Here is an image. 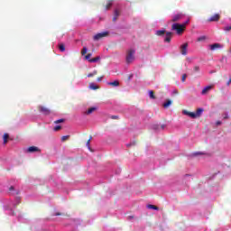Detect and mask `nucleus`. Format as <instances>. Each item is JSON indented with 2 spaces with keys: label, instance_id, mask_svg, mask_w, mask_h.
Masks as SVG:
<instances>
[{
  "label": "nucleus",
  "instance_id": "f257e3e1",
  "mask_svg": "<svg viewBox=\"0 0 231 231\" xmlns=\"http://www.w3.org/2000/svg\"><path fill=\"white\" fill-rule=\"evenodd\" d=\"M190 23V20L188 19L184 23H173L171 26V30L177 32L178 35H181L183 33V29Z\"/></svg>",
  "mask_w": 231,
  "mask_h": 231
},
{
  "label": "nucleus",
  "instance_id": "f03ea898",
  "mask_svg": "<svg viewBox=\"0 0 231 231\" xmlns=\"http://www.w3.org/2000/svg\"><path fill=\"white\" fill-rule=\"evenodd\" d=\"M135 53H136V51H134V49H130L127 51L126 57H125L126 64H131V63L134 62V54Z\"/></svg>",
  "mask_w": 231,
  "mask_h": 231
},
{
  "label": "nucleus",
  "instance_id": "7ed1b4c3",
  "mask_svg": "<svg viewBox=\"0 0 231 231\" xmlns=\"http://www.w3.org/2000/svg\"><path fill=\"white\" fill-rule=\"evenodd\" d=\"M108 36H109V32L106 31V32H102L95 34L93 37V40L100 41V40L104 39V37H108Z\"/></svg>",
  "mask_w": 231,
  "mask_h": 231
},
{
  "label": "nucleus",
  "instance_id": "20e7f679",
  "mask_svg": "<svg viewBox=\"0 0 231 231\" xmlns=\"http://www.w3.org/2000/svg\"><path fill=\"white\" fill-rule=\"evenodd\" d=\"M38 110L40 111V113H42V115H51V110H50V108L42 106H39Z\"/></svg>",
  "mask_w": 231,
  "mask_h": 231
},
{
  "label": "nucleus",
  "instance_id": "39448f33",
  "mask_svg": "<svg viewBox=\"0 0 231 231\" xmlns=\"http://www.w3.org/2000/svg\"><path fill=\"white\" fill-rule=\"evenodd\" d=\"M100 60V56H97L96 58H91V53L88 54V62L95 63Z\"/></svg>",
  "mask_w": 231,
  "mask_h": 231
},
{
  "label": "nucleus",
  "instance_id": "423d86ee",
  "mask_svg": "<svg viewBox=\"0 0 231 231\" xmlns=\"http://www.w3.org/2000/svg\"><path fill=\"white\" fill-rule=\"evenodd\" d=\"M187 48H189V43H184L180 45V50L181 55H187Z\"/></svg>",
  "mask_w": 231,
  "mask_h": 231
},
{
  "label": "nucleus",
  "instance_id": "0eeeda50",
  "mask_svg": "<svg viewBox=\"0 0 231 231\" xmlns=\"http://www.w3.org/2000/svg\"><path fill=\"white\" fill-rule=\"evenodd\" d=\"M221 48H223V45H221L220 43H214L209 45V49L211 50V51H215V50H220Z\"/></svg>",
  "mask_w": 231,
  "mask_h": 231
},
{
  "label": "nucleus",
  "instance_id": "6e6552de",
  "mask_svg": "<svg viewBox=\"0 0 231 231\" xmlns=\"http://www.w3.org/2000/svg\"><path fill=\"white\" fill-rule=\"evenodd\" d=\"M182 115H186V116H189V118H196V112H189L187 110H183Z\"/></svg>",
  "mask_w": 231,
  "mask_h": 231
},
{
  "label": "nucleus",
  "instance_id": "1a4fd4ad",
  "mask_svg": "<svg viewBox=\"0 0 231 231\" xmlns=\"http://www.w3.org/2000/svg\"><path fill=\"white\" fill-rule=\"evenodd\" d=\"M120 14H121L120 9H118V8L115 9V11H114V17H113L114 23L116 22L118 17H120Z\"/></svg>",
  "mask_w": 231,
  "mask_h": 231
},
{
  "label": "nucleus",
  "instance_id": "9d476101",
  "mask_svg": "<svg viewBox=\"0 0 231 231\" xmlns=\"http://www.w3.org/2000/svg\"><path fill=\"white\" fill-rule=\"evenodd\" d=\"M219 14H214L213 16H211L209 19H208V21L210 22V23H216V22H217V21H219Z\"/></svg>",
  "mask_w": 231,
  "mask_h": 231
},
{
  "label": "nucleus",
  "instance_id": "9b49d317",
  "mask_svg": "<svg viewBox=\"0 0 231 231\" xmlns=\"http://www.w3.org/2000/svg\"><path fill=\"white\" fill-rule=\"evenodd\" d=\"M81 55L84 57V60H88V47H83Z\"/></svg>",
  "mask_w": 231,
  "mask_h": 231
},
{
  "label": "nucleus",
  "instance_id": "f8f14e48",
  "mask_svg": "<svg viewBox=\"0 0 231 231\" xmlns=\"http://www.w3.org/2000/svg\"><path fill=\"white\" fill-rule=\"evenodd\" d=\"M182 17H183V14H175L172 17L171 21H172V23H178V21H180V19H181Z\"/></svg>",
  "mask_w": 231,
  "mask_h": 231
},
{
  "label": "nucleus",
  "instance_id": "ddd939ff",
  "mask_svg": "<svg viewBox=\"0 0 231 231\" xmlns=\"http://www.w3.org/2000/svg\"><path fill=\"white\" fill-rule=\"evenodd\" d=\"M39 147L37 146H31L27 149V152H38Z\"/></svg>",
  "mask_w": 231,
  "mask_h": 231
},
{
  "label": "nucleus",
  "instance_id": "4468645a",
  "mask_svg": "<svg viewBox=\"0 0 231 231\" xmlns=\"http://www.w3.org/2000/svg\"><path fill=\"white\" fill-rule=\"evenodd\" d=\"M172 38V32H166V36L164 38V42H171V39Z\"/></svg>",
  "mask_w": 231,
  "mask_h": 231
},
{
  "label": "nucleus",
  "instance_id": "2eb2a0df",
  "mask_svg": "<svg viewBox=\"0 0 231 231\" xmlns=\"http://www.w3.org/2000/svg\"><path fill=\"white\" fill-rule=\"evenodd\" d=\"M210 89H212V86H207L205 87L202 91H201V95H207V93H208V91H210Z\"/></svg>",
  "mask_w": 231,
  "mask_h": 231
},
{
  "label": "nucleus",
  "instance_id": "dca6fc26",
  "mask_svg": "<svg viewBox=\"0 0 231 231\" xmlns=\"http://www.w3.org/2000/svg\"><path fill=\"white\" fill-rule=\"evenodd\" d=\"M108 86H113V88H118V86H120V82H118V80H115L112 82H108L107 83Z\"/></svg>",
  "mask_w": 231,
  "mask_h": 231
},
{
  "label": "nucleus",
  "instance_id": "f3484780",
  "mask_svg": "<svg viewBox=\"0 0 231 231\" xmlns=\"http://www.w3.org/2000/svg\"><path fill=\"white\" fill-rule=\"evenodd\" d=\"M203 108H199L197 112H195L196 118H199V116H201V115L203 114Z\"/></svg>",
  "mask_w": 231,
  "mask_h": 231
},
{
  "label": "nucleus",
  "instance_id": "a211bd4d",
  "mask_svg": "<svg viewBox=\"0 0 231 231\" xmlns=\"http://www.w3.org/2000/svg\"><path fill=\"white\" fill-rule=\"evenodd\" d=\"M88 88H89V89H92L93 91H96V89L99 88V87L95 83H90Z\"/></svg>",
  "mask_w": 231,
  "mask_h": 231
},
{
  "label": "nucleus",
  "instance_id": "6ab92c4d",
  "mask_svg": "<svg viewBox=\"0 0 231 231\" xmlns=\"http://www.w3.org/2000/svg\"><path fill=\"white\" fill-rule=\"evenodd\" d=\"M172 105V101L171 99H167L166 102L163 104V107L167 109L170 106Z\"/></svg>",
  "mask_w": 231,
  "mask_h": 231
},
{
  "label": "nucleus",
  "instance_id": "aec40b11",
  "mask_svg": "<svg viewBox=\"0 0 231 231\" xmlns=\"http://www.w3.org/2000/svg\"><path fill=\"white\" fill-rule=\"evenodd\" d=\"M155 35H158L159 37L165 35V30L156 31Z\"/></svg>",
  "mask_w": 231,
  "mask_h": 231
},
{
  "label": "nucleus",
  "instance_id": "412c9836",
  "mask_svg": "<svg viewBox=\"0 0 231 231\" xmlns=\"http://www.w3.org/2000/svg\"><path fill=\"white\" fill-rule=\"evenodd\" d=\"M60 51H66V45H64V43H60L58 46Z\"/></svg>",
  "mask_w": 231,
  "mask_h": 231
},
{
  "label": "nucleus",
  "instance_id": "4be33fe9",
  "mask_svg": "<svg viewBox=\"0 0 231 231\" xmlns=\"http://www.w3.org/2000/svg\"><path fill=\"white\" fill-rule=\"evenodd\" d=\"M98 107L97 106H91L90 108L88 109V115H91V113H94V111H97Z\"/></svg>",
  "mask_w": 231,
  "mask_h": 231
},
{
  "label": "nucleus",
  "instance_id": "5701e85b",
  "mask_svg": "<svg viewBox=\"0 0 231 231\" xmlns=\"http://www.w3.org/2000/svg\"><path fill=\"white\" fill-rule=\"evenodd\" d=\"M147 208H150V209H152V210H160V208H158V207H156V206H154V205H152V204H149V205L147 206Z\"/></svg>",
  "mask_w": 231,
  "mask_h": 231
},
{
  "label": "nucleus",
  "instance_id": "b1692460",
  "mask_svg": "<svg viewBox=\"0 0 231 231\" xmlns=\"http://www.w3.org/2000/svg\"><path fill=\"white\" fill-rule=\"evenodd\" d=\"M10 138V135L8 134H4V143H8V139Z\"/></svg>",
  "mask_w": 231,
  "mask_h": 231
},
{
  "label": "nucleus",
  "instance_id": "393cba45",
  "mask_svg": "<svg viewBox=\"0 0 231 231\" xmlns=\"http://www.w3.org/2000/svg\"><path fill=\"white\" fill-rule=\"evenodd\" d=\"M113 6V1H108L107 4L106 5V10H109Z\"/></svg>",
  "mask_w": 231,
  "mask_h": 231
},
{
  "label": "nucleus",
  "instance_id": "a878e982",
  "mask_svg": "<svg viewBox=\"0 0 231 231\" xmlns=\"http://www.w3.org/2000/svg\"><path fill=\"white\" fill-rule=\"evenodd\" d=\"M149 97L150 98H152V100H154L156 98V96H154V92L152 90L149 91Z\"/></svg>",
  "mask_w": 231,
  "mask_h": 231
},
{
  "label": "nucleus",
  "instance_id": "bb28decb",
  "mask_svg": "<svg viewBox=\"0 0 231 231\" xmlns=\"http://www.w3.org/2000/svg\"><path fill=\"white\" fill-rule=\"evenodd\" d=\"M67 140H69V135H63L61 137V142H67Z\"/></svg>",
  "mask_w": 231,
  "mask_h": 231
},
{
  "label": "nucleus",
  "instance_id": "cd10ccee",
  "mask_svg": "<svg viewBox=\"0 0 231 231\" xmlns=\"http://www.w3.org/2000/svg\"><path fill=\"white\" fill-rule=\"evenodd\" d=\"M89 143H91V137L88 140V151H90V152H93V149L91 147H89Z\"/></svg>",
  "mask_w": 231,
  "mask_h": 231
},
{
  "label": "nucleus",
  "instance_id": "c85d7f7f",
  "mask_svg": "<svg viewBox=\"0 0 231 231\" xmlns=\"http://www.w3.org/2000/svg\"><path fill=\"white\" fill-rule=\"evenodd\" d=\"M62 129V126L60 125H56L54 128H53V131L57 132V131H60Z\"/></svg>",
  "mask_w": 231,
  "mask_h": 231
},
{
  "label": "nucleus",
  "instance_id": "c756f323",
  "mask_svg": "<svg viewBox=\"0 0 231 231\" xmlns=\"http://www.w3.org/2000/svg\"><path fill=\"white\" fill-rule=\"evenodd\" d=\"M207 39L206 36H200L198 38L199 42H201L202 41H205Z\"/></svg>",
  "mask_w": 231,
  "mask_h": 231
},
{
  "label": "nucleus",
  "instance_id": "7c9ffc66",
  "mask_svg": "<svg viewBox=\"0 0 231 231\" xmlns=\"http://www.w3.org/2000/svg\"><path fill=\"white\" fill-rule=\"evenodd\" d=\"M134 145H136V142H132V143H127V144H126V147H133V146H134Z\"/></svg>",
  "mask_w": 231,
  "mask_h": 231
},
{
  "label": "nucleus",
  "instance_id": "2f4dec72",
  "mask_svg": "<svg viewBox=\"0 0 231 231\" xmlns=\"http://www.w3.org/2000/svg\"><path fill=\"white\" fill-rule=\"evenodd\" d=\"M201 154H203V152H196L192 153V156H201Z\"/></svg>",
  "mask_w": 231,
  "mask_h": 231
},
{
  "label": "nucleus",
  "instance_id": "473e14b6",
  "mask_svg": "<svg viewBox=\"0 0 231 231\" xmlns=\"http://www.w3.org/2000/svg\"><path fill=\"white\" fill-rule=\"evenodd\" d=\"M64 122V119H59L54 121V124H62Z\"/></svg>",
  "mask_w": 231,
  "mask_h": 231
},
{
  "label": "nucleus",
  "instance_id": "72a5a7b5",
  "mask_svg": "<svg viewBox=\"0 0 231 231\" xmlns=\"http://www.w3.org/2000/svg\"><path fill=\"white\" fill-rule=\"evenodd\" d=\"M230 30H231V25L224 27L225 32H230Z\"/></svg>",
  "mask_w": 231,
  "mask_h": 231
},
{
  "label": "nucleus",
  "instance_id": "f704fd0d",
  "mask_svg": "<svg viewBox=\"0 0 231 231\" xmlns=\"http://www.w3.org/2000/svg\"><path fill=\"white\" fill-rule=\"evenodd\" d=\"M94 75H97V70H95L93 73L88 74V77H93Z\"/></svg>",
  "mask_w": 231,
  "mask_h": 231
},
{
  "label": "nucleus",
  "instance_id": "c9c22d12",
  "mask_svg": "<svg viewBox=\"0 0 231 231\" xmlns=\"http://www.w3.org/2000/svg\"><path fill=\"white\" fill-rule=\"evenodd\" d=\"M194 71L198 73L199 71V66H195Z\"/></svg>",
  "mask_w": 231,
  "mask_h": 231
},
{
  "label": "nucleus",
  "instance_id": "e433bc0d",
  "mask_svg": "<svg viewBox=\"0 0 231 231\" xmlns=\"http://www.w3.org/2000/svg\"><path fill=\"white\" fill-rule=\"evenodd\" d=\"M187 79V74L182 75V82H185V80Z\"/></svg>",
  "mask_w": 231,
  "mask_h": 231
},
{
  "label": "nucleus",
  "instance_id": "4c0bfd02",
  "mask_svg": "<svg viewBox=\"0 0 231 231\" xmlns=\"http://www.w3.org/2000/svg\"><path fill=\"white\" fill-rule=\"evenodd\" d=\"M111 118L112 120H116L118 118V116H112Z\"/></svg>",
  "mask_w": 231,
  "mask_h": 231
},
{
  "label": "nucleus",
  "instance_id": "58836bf2",
  "mask_svg": "<svg viewBox=\"0 0 231 231\" xmlns=\"http://www.w3.org/2000/svg\"><path fill=\"white\" fill-rule=\"evenodd\" d=\"M15 189V188H14V186H11L10 188H9V191L10 192H12V190H14Z\"/></svg>",
  "mask_w": 231,
  "mask_h": 231
},
{
  "label": "nucleus",
  "instance_id": "ea45409f",
  "mask_svg": "<svg viewBox=\"0 0 231 231\" xmlns=\"http://www.w3.org/2000/svg\"><path fill=\"white\" fill-rule=\"evenodd\" d=\"M134 75L133 74H130L129 77H128V80H131L133 79Z\"/></svg>",
  "mask_w": 231,
  "mask_h": 231
},
{
  "label": "nucleus",
  "instance_id": "a19ab883",
  "mask_svg": "<svg viewBox=\"0 0 231 231\" xmlns=\"http://www.w3.org/2000/svg\"><path fill=\"white\" fill-rule=\"evenodd\" d=\"M158 127H159L158 125H153V129H154L155 131L158 130Z\"/></svg>",
  "mask_w": 231,
  "mask_h": 231
},
{
  "label": "nucleus",
  "instance_id": "79ce46f5",
  "mask_svg": "<svg viewBox=\"0 0 231 231\" xmlns=\"http://www.w3.org/2000/svg\"><path fill=\"white\" fill-rule=\"evenodd\" d=\"M230 84H231V78H230L229 80L227 81L226 86H230Z\"/></svg>",
  "mask_w": 231,
  "mask_h": 231
},
{
  "label": "nucleus",
  "instance_id": "37998d69",
  "mask_svg": "<svg viewBox=\"0 0 231 231\" xmlns=\"http://www.w3.org/2000/svg\"><path fill=\"white\" fill-rule=\"evenodd\" d=\"M172 95H178V90H173Z\"/></svg>",
  "mask_w": 231,
  "mask_h": 231
},
{
  "label": "nucleus",
  "instance_id": "c03bdc74",
  "mask_svg": "<svg viewBox=\"0 0 231 231\" xmlns=\"http://www.w3.org/2000/svg\"><path fill=\"white\" fill-rule=\"evenodd\" d=\"M221 124H222L221 121H217L216 123L217 125H221Z\"/></svg>",
  "mask_w": 231,
  "mask_h": 231
},
{
  "label": "nucleus",
  "instance_id": "a18cd8bd",
  "mask_svg": "<svg viewBox=\"0 0 231 231\" xmlns=\"http://www.w3.org/2000/svg\"><path fill=\"white\" fill-rule=\"evenodd\" d=\"M161 129H165V125H161Z\"/></svg>",
  "mask_w": 231,
  "mask_h": 231
},
{
  "label": "nucleus",
  "instance_id": "49530a36",
  "mask_svg": "<svg viewBox=\"0 0 231 231\" xmlns=\"http://www.w3.org/2000/svg\"><path fill=\"white\" fill-rule=\"evenodd\" d=\"M102 80V78H97V82H100Z\"/></svg>",
  "mask_w": 231,
  "mask_h": 231
},
{
  "label": "nucleus",
  "instance_id": "de8ad7c7",
  "mask_svg": "<svg viewBox=\"0 0 231 231\" xmlns=\"http://www.w3.org/2000/svg\"><path fill=\"white\" fill-rule=\"evenodd\" d=\"M224 118H228V115L227 114H226V116H225V117Z\"/></svg>",
  "mask_w": 231,
  "mask_h": 231
},
{
  "label": "nucleus",
  "instance_id": "09e8293b",
  "mask_svg": "<svg viewBox=\"0 0 231 231\" xmlns=\"http://www.w3.org/2000/svg\"><path fill=\"white\" fill-rule=\"evenodd\" d=\"M55 216H60V213H56Z\"/></svg>",
  "mask_w": 231,
  "mask_h": 231
},
{
  "label": "nucleus",
  "instance_id": "8fccbe9b",
  "mask_svg": "<svg viewBox=\"0 0 231 231\" xmlns=\"http://www.w3.org/2000/svg\"><path fill=\"white\" fill-rule=\"evenodd\" d=\"M133 217H131V216L129 217L130 219H133Z\"/></svg>",
  "mask_w": 231,
  "mask_h": 231
},
{
  "label": "nucleus",
  "instance_id": "3c124183",
  "mask_svg": "<svg viewBox=\"0 0 231 231\" xmlns=\"http://www.w3.org/2000/svg\"><path fill=\"white\" fill-rule=\"evenodd\" d=\"M86 113H88V111H85V115H86Z\"/></svg>",
  "mask_w": 231,
  "mask_h": 231
}]
</instances>
